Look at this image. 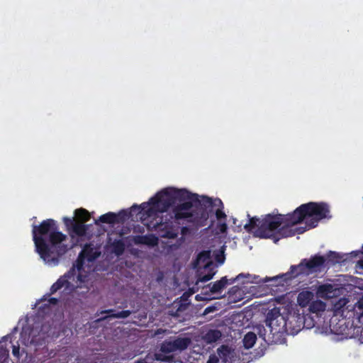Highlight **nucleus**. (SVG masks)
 Here are the masks:
<instances>
[{
	"label": "nucleus",
	"mask_w": 363,
	"mask_h": 363,
	"mask_svg": "<svg viewBox=\"0 0 363 363\" xmlns=\"http://www.w3.org/2000/svg\"><path fill=\"white\" fill-rule=\"evenodd\" d=\"M329 206L325 203L308 202L286 214L278 213L276 209L262 219L250 218L244 226L247 232L255 230L259 238H271L277 242L280 238L302 234L318 226L320 220L330 218Z\"/></svg>",
	"instance_id": "f257e3e1"
},
{
	"label": "nucleus",
	"mask_w": 363,
	"mask_h": 363,
	"mask_svg": "<svg viewBox=\"0 0 363 363\" xmlns=\"http://www.w3.org/2000/svg\"><path fill=\"white\" fill-rule=\"evenodd\" d=\"M33 240L35 251L46 263L57 264L59 258L68 250L64 243L67 237L58 231L55 220L48 218L39 225H33Z\"/></svg>",
	"instance_id": "f03ea898"
},
{
	"label": "nucleus",
	"mask_w": 363,
	"mask_h": 363,
	"mask_svg": "<svg viewBox=\"0 0 363 363\" xmlns=\"http://www.w3.org/2000/svg\"><path fill=\"white\" fill-rule=\"evenodd\" d=\"M188 191L174 188L164 189L155 194L148 203H141L143 209L148 218H155L158 213L166 212L179 199H186Z\"/></svg>",
	"instance_id": "7ed1b4c3"
},
{
	"label": "nucleus",
	"mask_w": 363,
	"mask_h": 363,
	"mask_svg": "<svg viewBox=\"0 0 363 363\" xmlns=\"http://www.w3.org/2000/svg\"><path fill=\"white\" fill-rule=\"evenodd\" d=\"M178 201L180 203L174 206L172 209V217L175 220L186 219L199 226L206 225L208 215L205 211L196 213L190 200L179 199Z\"/></svg>",
	"instance_id": "20e7f679"
},
{
	"label": "nucleus",
	"mask_w": 363,
	"mask_h": 363,
	"mask_svg": "<svg viewBox=\"0 0 363 363\" xmlns=\"http://www.w3.org/2000/svg\"><path fill=\"white\" fill-rule=\"evenodd\" d=\"M326 259L324 256L315 255L310 259H303L297 265H291L288 272L281 275L286 279H292L301 274L308 275L312 273L320 272L325 266Z\"/></svg>",
	"instance_id": "39448f33"
},
{
	"label": "nucleus",
	"mask_w": 363,
	"mask_h": 363,
	"mask_svg": "<svg viewBox=\"0 0 363 363\" xmlns=\"http://www.w3.org/2000/svg\"><path fill=\"white\" fill-rule=\"evenodd\" d=\"M143 224L149 230H155L158 235L163 238L174 239L178 236L177 229L175 228L173 222L170 220H163L162 218H148L145 216Z\"/></svg>",
	"instance_id": "423d86ee"
},
{
	"label": "nucleus",
	"mask_w": 363,
	"mask_h": 363,
	"mask_svg": "<svg viewBox=\"0 0 363 363\" xmlns=\"http://www.w3.org/2000/svg\"><path fill=\"white\" fill-rule=\"evenodd\" d=\"M285 307H274L270 310L266 318V323L271 328L273 333H286L287 331V311Z\"/></svg>",
	"instance_id": "0eeeda50"
},
{
	"label": "nucleus",
	"mask_w": 363,
	"mask_h": 363,
	"mask_svg": "<svg viewBox=\"0 0 363 363\" xmlns=\"http://www.w3.org/2000/svg\"><path fill=\"white\" fill-rule=\"evenodd\" d=\"M186 199L191 201L196 213L205 211L208 215V218H209L208 211H212L213 207H223V202L220 199H213L206 196H201L200 197L198 194H192L189 191L188 196Z\"/></svg>",
	"instance_id": "6e6552de"
},
{
	"label": "nucleus",
	"mask_w": 363,
	"mask_h": 363,
	"mask_svg": "<svg viewBox=\"0 0 363 363\" xmlns=\"http://www.w3.org/2000/svg\"><path fill=\"white\" fill-rule=\"evenodd\" d=\"M75 277L74 268L70 269L64 275L61 276L56 282H55L50 287L48 296L55 294L58 291L62 290L63 296L71 294L75 290V286L69 281L74 280Z\"/></svg>",
	"instance_id": "1a4fd4ad"
},
{
	"label": "nucleus",
	"mask_w": 363,
	"mask_h": 363,
	"mask_svg": "<svg viewBox=\"0 0 363 363\" xmlns=\"http://www.w3.org/2000/svg\"><path fill=\"white\" fill-rule=\"evenodd\" d=\"M210 257L211 252L208 250L202 251L198 255V261H202L205 262L203 270L198 271V282L204 283L211 280L216 273L213 267L212 262L210 260Z\"/></svg>",
	"instance_id": "9d476101"
},
{
	"label": "nucleus",
	"mask_w": 363,
	"mask_h": 363,
	"mask_svg": "<svg viewBox=\"0 0 363 363\" xmlns=\"http://www.w3.org/2000/svg\"><path fill=\"white\" fill-rule=\"evenodd\" d=\"M304 316L294 311H287V331L286 334L294 335L304 326Z\"/></svg>",
	"instance_id": "9b49d317"
},
{
	"label": "nucleus",
	"mask_w": 363,
	"mask_h": 363,
	"mask_svg": "<svg viewBox=\"0 0 363 363\" xmlns=\"http://www.w3.org/2000/svg\"><path fill=\"white\" fill-rule=\"evenodd\" d=\"M141 204L138 206L133 205L130 209H123L120 211L118 213H116V223H121L125 222L126 220L133 217V213H135L137 215H141L140 216L142 223H143L145 220V209H143Z\"/></svg>",
	"instance_id": "f8f14e48"
},
{
	"label": "nucleus",
	"mask_w": 363,
	"mask_h": 363,
	"mask_svg": "<svg viewBox=\"0 0 363 363\" xmlns=\"http://www.w3.org/2000/svg\"><path fill=\"white\" fill-rule=\"evenodd\" d=\"M244 277V274H240L236 277L230 279V281H228L226 277H223L220 280L216 281L213 283H211L208 285L211 286L210 291L213 294L219 293L223 289H225L228 284H232L235 283L236 281H238L240 277Z\"/></svg>",
	"instance_id": "ddd939ff"
},
{
	"label": "nucleus",
	"mask_w": 363,
	"mask_h": 363,
	"mask_svg": "<svg viewBox=\"0 0 363 363\" xmlns=\"http://www.w3.org/2000/svg\"><path fill=\"white\" fill-rule=\"evenodd\" d=\"M132 240L135 245H145L150 247L157 245L159 241L158 238L153 234L135 235Z\"/></svg>",
	"instance_id": "4468645a"
},
{
	"label": "nucleus",
	"mask_w": 363,
	"mask_h": 363,
	"mask_svg": "<svg viewBox=\"0 0 363 363\" xmlns=\"http://www.w3.org/2000/svg\"><path fill=\"white\" fill-rule=\"evenodd\" d=\"M313 298V294L308 291H301L298 294L297 297V302L301 307L309 306Z\"/></svg>",
	"instance_id": "2eb2a0df"
},
{
	"label": "nucleus",
	"mask_w": 363,
	"mask_h": 363,
	"mask_svg": "<svg viewBox=\"0 0 363 363\" xmlns=\"http://www.w3.org/2000/svg\"><path fill=\"white\" fill-rule=\"evenodd\" d=\"M111 252L116 256H121L125 250V242L121 239H116L111 245Z\"/></svg>",
	"instance_id": "dca6fc26"
},
{
	"label": "nucleus",
	"mask_w": 363,
	"mask_h": 363,
	"mask_svg": "<svg viewBox=\"0 0 363 363\" xmlns=\"http://www.w3.org/2000/svg\"><path fill=\"white\" fill-rule=\"evenodd\" d=\"M222 333L219 330L211 329L203 336L206 342L211 344L220 339Z\"/></svg>",
	"instance_id": "f3484780"
},
{
	"label": "nucleus",
	"mask_w": 363,
	"mask_h": 363,
	"mask_svg": "<svg viewBox=\"0 0 363 363\" xmlns=\"http://www.w3.org/2000/svg\"><path fill=\"white\" fill-rule=\"evenodd\" d=\"M116 213L113 212H108L105 214L101 215L99 219L95 220L94 223L96 225H99V223H108V224H114L116 223Z\"/></svg>",
	"instance_id": "a211bd4d"
},
{
	"label": "nucleus",
	"mask_w": 363,
	"mask_h": 363,
	"mask_svg": "<svg viewBox=\"0 0 363 363\" xmlns=\"http://www.w3.org/2000/svg\"><path fill=\"white\" fill-rule=\"evenodd\" d=\"M177 350L182 351L186 350L191 344L189 337H177L173 340Z\"/></svg>",
	"instance_id": "6ab92c4d"
},
{
	"label": "nucleus",
	"mask_w": 363,
	"mask_h": 363,
	"mask_svg": "<svg viewBox=\"0 0 363 363\" xmlns=\"http://www.w3.org/2000/svg\"><path fill=\"white\" fill-rule=\"evenodd\" d=\"M101 313H108L109 318H128L131 314V311L129 310H125L118 313H115L114 310L108 309L101 311Z\"/></svg>",
	"instance_id": "aec40b11"
},
{
	"label": "nucleus",
	"mask_w": 363,
	"mask_h": 363,
	"mask_svg": "<svg viewBox=\"0 0 363 363\" xmlns=\"http://www.w3.org/2000/svg\"><path fill=\"white\" fill-rule=\"evenodd\" d=\"M257 340V335L253 332L247 333L243 338V345L245 348L250 349L252 348Z\"/></svg>",
	"instance_id": "412c9836"
},
{
	"label": "nucleus",
	"mask_w": 363,
	"mask_h": 363,
	"mask_svg": "<svg viewBox=\"0 0 363 363\" xmlns=\"http://www.w3.org/2000/svg\"><path fill=\"white\" fill-rule=\"evenodd\" d=\"M326 305L325 303L320 301V300H316L313 301L309 305V310L312 313H319L323 312L325 310Z\"/></svg>",
	"instance_id": "4be33fe9"
},
{
	"label": "nucleus",
	"mask_w": 363,
	"mask_h": 363,
	"mask_svg": "<svg viewBox=\"0 0 363 363\" xmlns=\"http://www.w3.org/2000/svg\"><path fill=\"white\" fill-rule=\"evenodd\" d=\"M72 230L77 236L82 237L85 235L86 230H88V225L82 223L76 222L75 223H73Z\"/></svg>",
	"instance_id": "5701e85b"
},
{
	"label": "nucleus",
	"mask_w": 363,
	"mask_h": 363,
	"mask_svg": "<svg viewBox=\"0 0 363 363\" xmlns=\"http://www.w3.org/2000/svg\"><path fill=\"white\" fill-rule=\"evenodd\" d=\"M75 216L81 221L82 223L89 220L91 216L89 211L84 208H78L74 211Z\"/></svg>",
	"instance_id": "b1692460"
},
{
	"label": "nucleus",
	"mask_w": 363,
	"mask_h": 363,
	"mask_svg": "<svg viewBox=\"0 0 363 363\" xmlns=\"http://www.w3.org/2000/svg\"><path fill=\"white\" fill-rule=\"evenodd\" d=\"M160 351L163 353H171L177 351L173 340H164L160 347Z\"/></svg>",
	"instance_id": "393cba45"
},
{
	"label": "nucleus",
	"mask_w": 363,
	"mask_h": 363,
	"mask_svg": "<svg viewBox=\"0 0 363 363\" xmlns=\"http://www.w3.org/2000/svg\"><path fill=\"white\" fill-rule=\"evenodd\" d=\"M327 259L333 264L342 263L344 261L343 255L333 251H329L327 254Z\"/></svg>",
	"instance_id": "a878e982"
},
{
	"label": "nucleus",
	"mask_w": 363,
	"mask_h": 363,
	"mask_svg": "<svg viewBox=\"0 0 363 363\" xmlns=\"http://www.w3.org/2000/svg\"><path fill=\"white\" fill-rule=\"evenodd\" d=\"M333 290V286L331 284H323L318 288V291L321 294H328L331 293Z\"/></svg>",
	"instance_id": "bb28decb"
},
{
	"label": "nucleus",
	"mask_w": 363,
	"mask_h": 363,
	"mask_svg": "<svg viewBox=\"0 0 363 363\" xmlns=\"http://www.w3.org/2000/svg\"><path fill=\"white\" fill-rule=\"evenodd\" d=\"M217 207H218V208L216 210V212H215L216 218L218 220L225 219L226 215H225V212L223 211V207L217 206Z\"/></svg>",
	"instance_id": "cd10ccee"
},
{
	"label": "nucleus",
	"mask_w": 363,
	"mask_h": 363,
	"mask_svg": "<svg viewBox=\"0 0 363 363\" xmlns=\"http://www.w3.org/2000/svg\"><path fill=\"white\" fill-rule=\"evenodd\" d=\"M152 360H157V361H160V362H169V358L167 356L162 354L155 353L154 357H152V359H150V361H152Z\"/></svg>",
	"instance_id": "c85d7f7f"
},
{
	"label": "nucleus",
	"mask_w": 363,
	"mask_h": 363,
	"mask_svg": "<svg viewBox=\"0 0 363 363\" xmlns=\"http://www.w3.org/2000/svg\"><path fill=\"white\" fill-rule=\"evenodd\" d=\"M58 302H59V299L57 298H54V297L49 298L48 299V303H44L43 306L40 307V308H49V306L50 305H57L58 303Z\"/></svg>",
	"instance_id": "c756f323"
},
{
	"label": "nucleus",
	"mask_w": 363,
	"mask_h": 363,
	"mask_svg": "<svg viewBox=\"0 0 363 363\" xmlns=\"http://www.w3.org/2000/svg\"><path fill=\"white\" fill-rule=\"evenodd\" d=\"M215 259L218 263L223 264L225 261L224 250H221L220 252L216 253Z\"/></svg>",
	"instance_id": "7c9ffc66"
},
{
	"label": "nucleus",
	"mask_w": 363,
	"mask_h": 363,
	"mask_svg": "<svg viewBox=\"0 0 363 363\" xmlns=\"http://www.w3.org/2000/svg\"><path fill=\"white\" fill-rule=\"evenodd\" d=\"M354 308L360 311V315H363V296L355 303Z\"/></svg>",
	"instance_id": "2f4dec72"
},
{
	"label": "nucleus",
	"mask_w": 363,
	"mask_h": 363,
	"mask_svg": "<svg viewBox=\"0 0 363 363\" xmlns=\"http://www.w3.org/2000/svg\"><path fill=\"white\" fill-rule=\"evenodd\" d=\"M152 357L148 354L144 358H140L134 362V363H150Z\"/></svg>",
	"instance_id": "473e14b6"
},
{
	"label": "nucleus",
	"mask_w": 363,
	"mask_h": 363,
	"mask_svg": "<svg viewBox=\"0 0 363 363\" xmlns=\"http://www.w3.org/2000/svg\"><path fill=\"white\" fill-rule=\"evenodd\" d=\"M12 354L16 357L19 358V357H20V347H19L18 345V346L13 345Z\"/></svg>",
	"instance_id": "72a5a7b5"
},
{
	"label": "nucleus",
	"mask_w": 363,
	"mask_h": 363,
	"mask_svg": "<svg viewBox=\"0 0 363 363\" xmlns=\"http://www.w3.org/2000/svg\"><path fill=\"white\" fill-rule=\"evenodd\" d=\"M64 222L67 226H73V223H75L76 222L74 220V219L69 218H65Z\"/></svg>",
	"instance_id": "f704fd0d"
},
{
	"label": "nucleus",
	"mask_w": 363,
	"mask_h": 363,
	"mask_svg": "<svg viewBox=\"0 0 363 363\" xmlns=\"http://www.w3.org/2000/svg\"><path fill=\"white\" fill-rule=\"evenodd\" d=\"M284 274H282L283 275ZM278 279H281V281H279V283H281V281L283 282H287L288 281H289L290 279H286V277H281V274L279 275V276H277L276 277H274L272 279V280H278Z\"/></svg>",
	"instance_id": "c9c22d12"
},
{
	"label": "nucleus",
	"mask_w": 363,
	"mask_h": 363,
	"mask_svg": "<svg viewBox=\"0 0 363 363\" xmlns=\"http://www.w3.org/2000/svg\"><path fill=\"white\" fill-rule=\"evenodd\" d=\"M215 309H216V308L214 306H208L207 308H205V310L203 311V314L206 315L208 313H210L214 311Z\"/></svg>",
	"instance_id": "e433bc0d"
},
{
	"label": "nucleus",
	"mask_w": 363,
	"mask_h": 363,
	"mask_svg": "<svg viewBox=\"0 0 363 363\" xmlns=\"http://www.w3.org/2000/svg\"><path fill=\"white\" fill-rule=\"evenodd\" d=\"M218 359L216 356H211L206 363H218Z\"/></svg>",
	"instance_id": "4c0bfd02"
},
{
	"label": "nucleus",
	"mask_w": 363,
	"mask_h": 363,
	"mask_svg": "<svg viewBox=\"0 0 363 363\" xmlns=\"http://www.w3.org/2000/svg\"><path fill=\"white\" fill-rule=\"evenodd\" d=\"M223 350L228 352V346L222 345L220 348L218 349V352L220 354V352H222Z\"/></svg>",
	"instance_id": "58836bf2"
},
{
	"label": "nucleus",
	"mask_w": 363,
	"mask_h": 363,
	"mask_svg": "<svg viewBox=\"0 0 363 363\" xmlns=\"http://www.w3.org/2000/svg\"><path fill=\"white\" fill-rule=\"evenodd\" d=\"M226 230H227V225H226V223H224L220 224V231L221 233H225L226 231Z\"/></svg>",
	"instance_id": "ea45409f"
},
{
	"label": "nucleus",
	"mask_w": 363,
	"mask_h": 363,
	"mask_svg": "<svg viewBox=\"0 0 363 363\" xmlns=\"http://www.w3.org/2000/svg\"><path fill=\"white\" fill-rule=\"evenodd\" d=\"M77 267L79 270L82 269V267H83V260L82 259H81V260L79 259H77Z\"/></svg>",
	"instance_id": "a19ab883"
},
{
	"label": "nucleus",
	"mask_w": 363,
	"mask_h": 363,
	"mask_svg": "<svg viewBox=\"0 0 363 363\" xmlns=\"http://www.w3.org/2000/svg\"><path fill=\"white\" fill-rule=\"evenodd\" d=\"M357 264L360 268L363 269V258L359 259Z\"/></svg>",
	"instance_id": "79ce46f5"
},
{
	"label": "nucleus",
	"mask_w": 363,
	"mask_h": 363,
	"mask_svg": "<svg viewBox=\"0 0 363 363\" xmlns=\"http://www.w3.org/2000/svg\"><path fill=\"white\" fill-rule=\"evenodd\" d=\"M80 278H81V276H80V275H78V276H77V279H80Z\"/></svg>",
	"instance_id": "37998d69"
}]
</instances>
